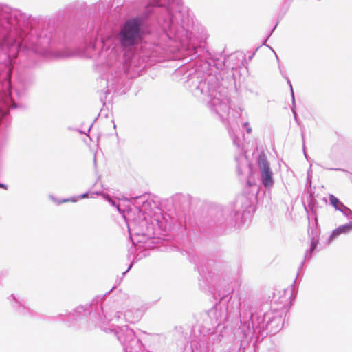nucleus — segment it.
<instances>
[{
  "label": "nucleus",
  "mask_w": 352,
  "mask_h": 352,
  "mask_svg": "<svg viewBox=\"0 0 352 352\" xmlns=\"http://www.w3.org/2000/svg\"><path fill=\"white\" fill-rule=\"evenodd\" d=\"M329 201L331 204L336 208H339V204L342 205V204L340 203V201L338 198H336L333 195H329Z\"/></svg>",
  "instance_id": "nucleus-4"
},
{
  "label": "nucleus",
  "mask_w": 352,
  "mask_h": 352,
  "mask_svg": "<svg viewBox=\"0 0 352 352\" xmlns=\"http://www.w3.org/2000/svg\"><path fill=\"white\" fill-rule=\"evenodd\" d=\"M70 201H73V202L76 201L74 199H64V200L61 201L60 203H64V202Z\"/></svg>",
  "instance_id": "nucleus-5"
},
{
  "label": "nucleus",
  "mask_w": 352,
  "mask_h": 352,
  "mask_svg": "<svg viewBox=\"0 0 352 352\" xmlns=\"http://www.w3.org/2000/svg\"><path fill=\"white\" fill-rule=\"evenodd\" d=\"M141 20L132 18L126 20L120 28L118 38L122 47L129 48L137 45L142 38Z\"/></svg>",
  "instance_id": "nucleus-1"
},
{
  "label": "nucleus",
  "mask_w": 352,
  "mask_h": 352,
  "mask_svg": "<svg viewBox=\"0 0 352 352\" xmlns=\"http://www.w3.org/2000/svg\"><path fill=\"white\" fill-rule=\"evenodd\" d=\"M258 166L261 173L262 182L265 187L272 186L273 183L272 173L270 169L269 163L265 155L258 158Z\"/></svg>",
  "instance_id": "nucleus-2"
},
{
  "label": "nucleus",
  "mask_w": 352,
  "mask_h": 352,
  "mask_svg": "<svg viewBox=\"0 0 352 352\" xmlns=\"http://www.w3.org/2000/svg\"><path fill=\"white\" fill-rule=\"evenodd\" d=\"M352 230V224H345L343 226H340L335 229L331 235V239H333L336 237L340 236L342 234H346Z\"/></svg>",
  "instance_id": "nucleus-3"
},
{
  "label": "nucleus",
  "mask_w": 352,
  "mask_h": 352,
  "mask_svg": "<svg viewBox=\"0 0 352 352\" xmlns=\"http://www.w3.org/2000/svg\"><path fill=\"white\" fill-rule=\"evenodd\" d=\"M0 187L6 188L3 184H0Z\"/></svg>",
  "instance_id": "nucleus-6"
}]
</instances>
